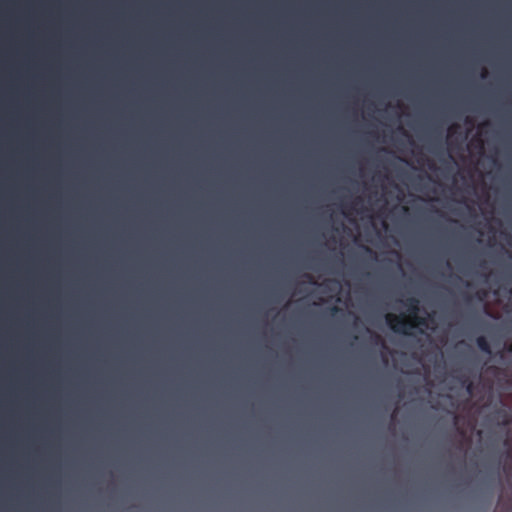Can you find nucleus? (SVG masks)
Wrapping results in <instances>:
<instances>
[{
    "instance_id": "obj_1",
    "label": "nucleus",
    "mask_w": 512,
    "mask_h": 512,
    "mask_svg": "<svg viewBox=\"0 0 512 512\" xmlns=\"http://www.w3.org/2000/svg\"><path fill=\"white\" fill-rule=\"evenodd\" d=\"M180 131L185 138L186 331H192V129Z\"/></svg>"
},
{
    "instance_id": "obj_2",
    "label": "nucleus",
    "mask_w": 512,
    "mask_h": 512,
    "mask_svg": "<svg viewBox=\"0 0 512 512\" xmlns=\"http://www.w3.org/2000/svg\"><path fill=\"white\" fill-rule=\"evenodd\" d=\"M403 305L406 307L411 321L406 320L403 316H398L394 314L386 315V322L388 326L395 333L408 335L409 329L415 327L416 325H424L426 323L425 318L419 317V300L415 297L406 298L403 301Z\"/></svg>"
},
{
    "instance_id": "obj_3",
    "label": "nucleus",
    "mask_w": 512,
    "mask_h": 512,
    "mask_svg": "<svg viewBox=\"0 0 512 512\" xmlns=\"http://www.w3.org/2000/svg\"><path fill=\"white\" fill-rule=\"evenodd\" d=\"M478 348L487 354L491 353V347L488 340L484 336H479L476 340Z\"/></svg>"
},
{
    "instance_id": "obj_4",
    "label": "nucleus",
    "mask_w": 512,
    "mask_h": 512,
    "mask_svg": "<svg viewBox=\"0 0 512 512\" xmlns=\"http://www.w3.org/2000/svg\"><path fill=\"white\" fill-rule=\"evenodd\" d=\"M494 512H512V503L510 501L506 503L499 502Z\"/></svg>"
},
{
    "instance_id": "obj_5",
    "label": "nucleus",
    "mask_w": 512,
    "mask_h": 512,
    "mask_svg": "<svg viewBox=\"0 0 512 512\" xmlns=\"http://www.w3.org/2000/svg\"><path fill=\"white\" fill-rule=\"evenodd\" d=\"M203 130H194V134H193V137H194V141L200 136V132H202ZM365 132H373L374 130H364ZM376 132H395V130H375Z\"/></svg>"
},
{
    "instance_id": "obj_6",
    "label": "nucleus",
    "mask_w": 512,
    "mask_h": 512,
    "mask_svg": "<svg viewBox=\"0 0 512 512\" xmlns=\"http://www.w3.org/2000/svg\"><path fill=\"white\" fill-rule=\"evenodd\" d=\"M475 296L478 300L482 301L486 297V292L483 290L477 291Z\"/></svg>"
},
{
    "instance_id": "obj_7",
    "label": "nucleus",
    "mask_w": 512,
    "mask_h": 512,
    "mask_svg": "<svg viewBox=\"0 0 512 512\" xmlns=\"http://www.w3.org/2000/svg\"><path fill=\"white\" fill-rule=\"evenodd\" d=\"M340 311V308L338 306H332L329 308L330 315L334 316Z\"/></svg>"
},
{
    "instance_id": "obj_8",
    "label": "nucleus",
    "mask_w": 512,
    "mask_h": 512,
    "mask_svg": "<svg viewBox=\"0 0 512 512\" xmlns=\"http://www.w3.org/2000/svg\"><path fill=\"white\" fill-rule=\"evenodd\" d=\"M201 128L196 117V110L194 109V129Z\"/></svg>"
},
{
    "instance_id": "obj_9",
    "label": "nucleus",
    "mask_w": 512,
    "mask_h": 512,
    "mask_svg": "<svg viewBox=\"0 0 512 512\" xmlns=\"http://www.w3.org/2000/svg\"><path fill=\"white\" fill-rule=\"evenodd\" d=\"M470 128L481 129V128H491V127L489 126V124L485 123V124H480V125H477V126H471Z\"/></svg>"
},
{
    "instance_id": "obj_10",
    "label": "nucleus",
    "mask_w": 512,
    "mask_h": 512,
    "mask_svg": "<svg viewBox=\"0 0 512 512\" xmlns=\"http://www.w3.org/2000/svg\"><path fill=\"white\" fill-rule=\"evenodd\" d=\"M363 249L365 250V252L369 253V254H373L374 252L372 251L371 248L367 247V246H364Z\"/></svg>"
},
{
    "instance_id": "obj_11",
    "label": "nucleus",
    "mask_w": 512,
    "mask_h": 512,
    "mask_svg": "<svg viewBox=\"0 0 512 512\" xmlns=\"http://www.w3.org/2000/svg\"><path fill=\"white\" fill-rule=\"evenodd\" d=\"M447 128L454 129V128H462V127L458 124H452V125L448 126Z\"/></svg>"
},
{
    "instance_id": "obj_12",
    "label": "nucleus",
    "mask_w": 512,
    "mask_h": 512,
    "mask_svg": "<svg viewBox=\"0 0 512 512\" xmlns=\"http://www.w3.org/2000/svg\"><path fill=\"white\" fill-rule=\"evenodd\" d=\"M479 267L482 269H486V263L484 261L480 262Z\"/></svg>"
},
{
    "instance_id": "obj_13",
    "label": "nucleus",
    "mask_w": 512,
    "mask_h": 512,
    "mask_svg": "<svg viewBox=\"0 0 512 512\" xmlns=\"http://www.w3.org/2000/svg\"><path fill=\"white\" fill-rule=\"evenodd\" d=\"M486 75H487V72H486V70L484 69V70H483V72H482V74H481V77H482V78H485V77H486Z\"/></svg>"
},
{
    "instance_id": "obj_14",
    "label": "nucleus",
    "mask_w": 512,
    "mask_h": 512,
    "mask_svg": "<svg viewBox=\"0 0 512 512\" xmlns=\"http://www.w3.org/2000/svg\"><path fill=\"white\" fill-rule=\"evenodd\" d=\"M509 423H510V420H508V419H505V420L503 421V425H508Z\"/></svg>"
},
{
    "instance_id": "obj_15",
    "label": "nucleus",
    "mask_w": 512,
    "mask_h": 512,
    "mask_svg": "<svg viewBox=\"0 0 512 512\" xmlns=\"http://www.w3.org/2000/svg\"><path fill=\"white\" fill-rule=\"evenodd\" d=\"M374 336H375V339H376L377 342L381 340L379 335L375 334Z\"/></svg>"
},
{
    "instance_id": "obj_16",
    "label": "nucleus",
    "mask_w": 512,
    "mask_h": 512,
    "mask_svg": "<svg viewBox=\"0 0 512 512\" xmlns=\"http://www.w3.org/2000/svg\"><path fill=\"white\" fill-rule=\"evenodd\" d=\"M395 128L402 129V128H405V127L399 124V125H398V126H396Z\"/></svg>"
},
{
    "instance_id": "obj_17",
    "label": "nucleus",
    "mask_w": 512,
    "mask_h": 512,
    "mask_svg": "<svg viewBox=\"0 0 512 512\" xmlns=\"http://www.w3.org/2000/svg\"><path fill=\"white\" fill-rule=\"evenodd\" d=\"M383 128L388 129V128H390V127H389V126H384Z\"/></svg>"
},
{
    "instance_id": "obj_18",
    "label": "nucleus",
    "mask_w": 512,
    "mask_h": 512,
    "mask_svg": "<svg viewBox=\"0 0 512 512\" xmlns=\"http://www.w3.org/2000/svg\"><path fill=\"white\" fill-rule=\"evenodd\" d=\"M193 61H194V62L196 61V58H195V57L193 58Z\"/></svg>"
},
{
    "instance_id": "obj_19",
    "label": "nucleus",
    "mask_w": 512,
    "mask_h": 512,
    "mask_svg": "<svg viewBox=\"0 0 512 512\" xmlns=\"http://www.w3.org/2000/svg\"><path fill=\"white\" fill-rule=\"evenodd\" d=\"M225 128H226V129H229L230 127H229V126H226Z\"/></svg>"
},
{
    "instance_id": "obj_20",
    "label": "nucleus",
    "mask_w": 512,
    "mask_h": 512,
    "mask_svg": "<svg viewBox=\"0 0 512 512\" xmlns=\"http://www.w3.org/2000/svg\"><path fill=\"white\" fill-rule=\"evenodd\" d=\"M327 128H328V129H331L332 127H331V126H328Z\"/></svg>"
},
{
    "instance_id": "obj_21",
    "label": "nucleus",
    "mask_w": 512,
    "mask_h": 512,
    "mask_svg": "<svg viewBox=\"0 0 512 512\" xmlns=\"http://www.w3.org/2000/svg\"><path fill=\"white\" fill-rule=\"evenodd\" d=\"M432 128H433V129H436L437 127H436V126H433Z\"/></svg>"
},
{
    "instance_id": "obj_22",
    "label": "nucleus",
    "mask_w": 512,
    "mask_h": 512,
    "mask_svg": "<svg viewBox=\"0 0 512 512\" xmlns=\"http://www.w3.org/2000/svg\"><path fill=\"white\" fill-rule=\"evenodd\" d=\"M193 165H196V162H195V161L193 162Z\"/></svg>"
}]
</instances>
